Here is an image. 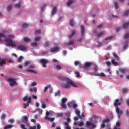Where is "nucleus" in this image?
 <instances>
[{"label": "nucleus", "mask_w": 129, "mask_h": 129, "mask_svg": "<svg viewBox=\"0 0 129 129\" xmlns=\"http://www.w3.org/2000/svg\"><path fill=\"white\" fill-rule=\"evenodd\" d=\"M41 32V31L40 30H36L35 33V36H36L37 34H40Z\"/></svg>", "instance_id": "50"}, {"label": "nucleus", "mask_w": 129, "mask_h": 129, "mask_svg": "<svg viewBox=\"0 0 129 129\" xmlns=\"http://www.w3.org/2000/svg\"><path fill=\"white\" fill-rule=\"evenodd\" d=\"M45 7V5H43L41 6L40 8V10L41 12H42L44 11Z\"/></svg>", "instance_id": "35"}, {"label": "nucleus", "mask_w": 129, "mask_h": 129, "mask_svg": "<svg viewBox=\"0 0 129 129\" xmlns=\"http://www.w3.org/2000/svg\"><path fill=\"white\" fill-rule=\"evenodd\" d=\"M104 33L103 32H101L98 35V37H101L104 34Z\"/></svg>", "instance_id": "48"}, {"label": "nucleus", "mask_w": 129, "mask_h": 129, "mask_svg": "<svg viewBox=\"0 0 129 129\" xmlns=\"http://www.w3.org/2000/svg\"><path fill=\"white\" fill-rule=\"evenodd\" d=\"M28 26V25L26 23H24L23 24L22 26L24 27H26Z\"/></svg>", "instance_id": "46"}, {"label": "nucleus", "mask_w": 129, "mask_h": 129, "mask_svg": "<svg viewBox=\"0 0 129 129\" xmlns=\"http://www.w3.org/2000/svg\"><path fill=\"white\" fill-rule=\"evenodd\" d=\"M109 120L108 119H107L104 120L103 121V123H107L109 122Z\"/></svg>", "instance_id": "57"}, {"label": "nucleus", "mask_w": 129, "mask_h": 129, "mask_svg": "<svg viewBox=\"0 0 129 129\" xmlns=\"http://www.w3.org/2000/svg\"><path fill=\"white\" fill-rule=\"evenodd\" d=\"M86 124L88 126H92L93 127H94V125L92 124L90 122L87 121L86 122Z\"/></svg>", "instance_id": "27"}, {"label": "nucleus", "mask_w": 129, "mask_h": 129, "mask_svg": "<svg viewBox=\"0 0 129 129\" xmlns=\"http://www.w3.org/2000/svg\"><path fill=\"white\" fill-rule=\"evenodd\" d=\"M8 122L13 123L14 122V120L13 119H11L8 121Z\"/></svg>", "instance_id": "59"}, {"label": "nucleus", "mask_w": 129, "mask_h": 129, "mask_svg": "<svg viewBox=\"0 0 129 129\" xmlns=\"http://www.w3.org/2000/svg\"><path fill=\"white\" fill-rule=\"evenodd\" d=\"M20 127L22 129H27L25 128V125L23 124H21L20 125Z\"/></svg>", "instance_id": "49"}, {"label": "nucleus", "mask_w": 129, "mask_h": 129, "mask_svg": "<svg viewBox=\"0 0 129 129\" xmlns=\"http://www.w3.org/2000/svg\"><path fill=\"white\" fill-rule=\"evenodd\" d=\"M23 40L26 42H30V38L26 37L24 38Z\"/></svg>", "instance_id": "23"}, {"label": "nucleus", "mask_w": 129, "mask_h": 129, "mask_svg": "<svg viewBox=\"0 0 129 129\" xmlns=\"http://www.w3.org/2000/svg\"><path fill=\"white\" fill-rule=\"evenodd\" d=\"M41 128V126L40 125L38 124L37 125V129H40Z\"/></svg>", "instance_id": "63"}, {"label": "nucleus", "mask_w": 129, "mask_h": 129, "mask_svg": "<svg viewBox=\"0 0 129 129\" xmlns=\"http://www.w3.org/2000/svg\"><path fill=\"white\" fill-rule=\"evenodd\" d=\"M31 62L29 61H27L25 62L24 64V65L25 66H27Z\"/></svg>", "instance_id": "31"}, {"label": "nucleus", "mask_w": 129, "mask_h": 129, "mask_svg": "<svg viewBox=\"0 0 129 129\" xmlns=\"http://www.w3.org/2000/svg\"><path fill=\"white\" fill-rule=\"evenodd\" d=\"M12 124L8 125L5 126L4 127V129H10L13 127Z\"/></svg>", "instance_id": "15"}, {"label": "nucleus", "mask_w": 129, "mask_h": 129, "mask_svg": "<svg viewBox=\"0 0 129 129\" xmlns=\"http://www.w3.org/2000/svg\"><path fill=\"white\" fill-rule=\"evenodd\" d=\"M129 25V22L128 23H125L123 26V27L124 28H127L128 27Z\"/></svg>", "instance_id": "32"}, {"label": "nucleus", "mask_w": 129, "mask_h": 129, "mask_svg": "<svg viewBox=\"0 0 129 129\" xmlns=\"http://www.w3.org/2000/svg\"><path fill=\"white\" fill-rule=\"evenodd\" d=\"M75 113L78 115V117L80 119H81V117L80 115V112L78 110H76L75 111Z\"/></svg>", "instance_id": "26"}, {"label": "nucleus", "mask_w": 129, "mask_h": 129, "mask_svg": "<svg viewBox=\"0 0 129 129\" xmlns=\"http://www.w3.org/2000/svg\"><path fill=\"white\" fill-rule=\"evenodd\" d=\"M95 75L97 76L101 77L105 76V74L103 73H101L98 74H95Z\"/></svg>", "instance_id": "20"}, {"label": "nucleus", "mask_w": 129, "mask_h": 129, "mask_svg": "<svg viewBox=\"0 0 129 129\" xmlns=\"http://www.w3.org/2000/svg\"><path fill=\"white\" fill-rule=\"evenodd\" d=\"M30 91L32 92H37V89L36 88H34L33 89L30 88Z\"/></svg>", "instance_id": "33"}, {"label": "nucleus", "mask_w": 129, "mask_h": 129, "mask_svg": "<svg viewBox=\"0 0 129 129\" xmlns=\"http://www.w3.org/2000/svg\"><path fill=\"white\" fill-rule=\"evenodd\" d=\"M49 92L50 93H52L53 92V90L52 88H51V86L50 87V88L49 89Z\"/></svg>", "instance_id": "51"}, {"label": "nucleus", "mask_w": 129, "mask_h": 129, "mask_svg": "<svg viewBox=\"0 0 129 129\" xmlns=\"http://www.w3.org/2000/svg\"><path fill=\"white\" fill-rule=\"evenodd\" d=\"M84 125V123L82 122H80L78 124V125L80 126H83Z\"/></svg>", "instance_id": "52"}, {"label": "nucleus", "mask_w": 129, "mask_h": 129, "mask_svg": "<svg viewBox=\"0 0 129 129\" xmlns=\"http://www.w3.org/2000/svg\"><path fill=\"white\" fill-rule=\"evenodd\" d=\"M111 61L112 64L114 66H117L118 65V63L117 62H115L114 59H112Z\"/></svg>", "instance_id": "24"}, {"label": "nucleus", "mask_w": 129, "mask_h": 129, "mask_svg": "<svg viewBox=\"0 0 129 129\" xmlns=\"http://www.w3.org/2000/svg\"><path fill=\"white\" fill-rule=\"evenodd\" d=\"M62 68V67L59 65H57L56 66V68L57 70H60Z\"/></svg>", "instance_id": "36"}, {"label": "nucleus", "mask_w": 129, "mask_h": 129, "mask_svg": "<svg viewBox=\"0 0 129 129\" xmlns=\"http://www.w3.org/2000/svg\"><path fill=\"white\" fill-rule=\"evenodd\" d=\"M81 34L82 36H83L84 35V26L83 25H82L81 26Z\"/></svg>", "instance_id": "18"}, {"label": "nucleus", "mask_w": 129, "mask_h": 129, "mask_svg": "<svg viewBox=\"0 0 129 129\" xmlns=\"http://www.w3.org/2000/svg\"><path fill=\"white\" fill-rule=\"evenodd\" d=\"M106 64L108 66H110L111 64V62L109 61H107L106 62Z\"/></svg>", "instance_id": "54"}, {"label": "nucleus", "mask_w": 129, "mask_h": 129, "mask_svg": "<svg viewBox=\"0 0 129 129\" xmlns=\"http://www.w3.org/2000/svg\"><path fill=\"white\" fill-rule=\"evenodd\" d=\"M12 6L11 5H9L7 7V9L8 12H9L12 10Z\"/></svg>", "instance_id": "14"}, {"label": "nucleus", "mask_w": 129, "mask_h": 129, "mask_svg": "<svg viewBox=\"0 0 129 129\" xmlns=\"http://www.w3.org/2000/svg\"><path fill=\"white\" fill-rule=\"evenodd\" d=\"M128 90L127 88H125L123 89V92L124 93H126Z\"/></svg>", "instance_id": "64"}, {"label": "nucleus", "mask_w": 129, "mask_h": 129, "mask_svg": "<svg viewBox=\"0 0 129 129\" xmlns=\"http://www.w3.org/2000/svg\"><path fill=\"white\" fill-rule=\"evenodd\" d=\"M53 62L55 63H58L59 61L56 59H52Z\"/></svg>", "instance_id": "39"}, {"label": "nucleus", "mask_w": 129, "mask_h": 129, "mask_svg": "<svg viewBox=\"0 0 129 129\" xmlns=\"http://www.w3.org/2000/svg\"><path fill=\"white\" fill-rule=\"evenodd\" d=\"M36 127L35 126H30L29 128V129H36Z\"/></svg>", "instance_id": "60"}, {"label": "nucleus", "mask_w": 129, "mask_h": 129, "mask_svg": "<svg viewBox=\"0 0 129 129\" xmlns=\"http://www.w3.org/2000/svg\"><path fill=\"white\" fill-rule=\"evenodd\" d=\"M26 71L33 72V73H37L35 71H34L32 69H30L29 70H26Z\"/></svg>", "instance_id": "41"}, {"label": "nucleus", "mask_w": 129, "mask_h": 129, "mask_svg": "<svg viewBox=\"0 0 129 129\" xmlns=\"http://www.w3.org/2000/svg\"><path fill=\"white\" fill-rule=\"evenodd\" d=\"M0 66H2L3 64H4L5 63V60L4 59H1L0 58Z\"/></svg>", "instance_id": "21"}, {"label": "nucleus", "mask_w": 129, "mask_h": 129, "mask_svg": "<svg viewBox=\"0 0 129 129\" xmlns=\"http://www.w3.org/2000/svg\"><path fill=\"white\" fill-rule=\"evenodd\" d=\"M14 37V35H9L8 32L6 31L0 33V41L4 42L8 46L15 47L17 45V43L12 40Z\"/></svg>", "instance_id": "1"}, {"label": "nucleus", "mask_w": 129, "mask_h": 129, "mask_svg": "<svg viewBox=\"0 0 129 129\" xmlns=\"http://www.w3.org/2000/svg\"><path fill=\"white\" fill-rule=\"evenodd\" d=\"M23 59V57L22 56H21L18 58V61L19 62H21V60Z\"/></svg>", "instance_id": "44"}, {"label": "nucleus", "mask_w": 129, "mask_h": 129, "mask_svg": "<svg viewBox=\"0 0 129 129\" xmlns=\"http://www.w3.org/2000/svg\"><path fill=\"white\" fill-rule=\"evenodd\" d=\"M40 62L42 64V66L43 67H46V64L48 63V61L47 60L42 59L40 60Z\"/></svg>", "instance_id": "6"}, {"label": "nucleus", "mask_w": 129, "mask_h": 129, "mask_svg": "<svg viewBox=\"0 0 129 129\" xmlns=\"http://www.w3.org/2000/svg\"><path fill=\"white\" fill-rule=\"evenodd\" d=\"M113 38V36H111L106 38L105 39V40H110L111 39Z\"/></svg>", "instance_id": "47"}, {"label": "nucleus", "mask_w": 129, "mask_h": 129, "mask_svg": "<svg viewBox=\"0 0 129 129\" xmlns=\"http://www.w3.org/2000/svg\"><path fill=\"white\" fill-rule=\"evenodd\" d=\"M124 37L126 39L129 38V33H126L124 36Z\"/></svg>", "instance_id": "34"}, {"label": "nucleus", "mask_w": 129, "mask_h": 129, "mask_svg": "<svg viewBox=\"0 0 129 129\" xmlns=\"http://www.w3.org/2000/svg\"><path fill=\"white\" fill-rule=\"evenodd\" d=\"M121 104V103L119 101L118 99H116L114 101V105L116 106H117L118 105H120Z\"/></svg>", "instance_id": "10"}, {"label": "nucleus", "mask_w": 129, "mask_h": 129, "mask_svg": "<svg viewBox=\"0 0 129 129\" xmlns=\"http://www.w3.org/2000/svg\"><path fill=\"white\" fill-rule=\"evenodd\" d=\"M65 124L66 129H71L70 127L68 125L67 123H66Z\"/></svg>", "instance_id": "40"}, {"label": "nucleus", "mask_w": 129, "mask_h": 129, "mask_svg": "<svg viewBox=\"0 0 129 129\" xmlns=\"http://www.w3.org/2000/svg\"><path fill=\"white\" fill-rule=\"evenodd\" d=\"M114 6L116 9H117L119 7V6L118 5V3L116 2L114 3Z\"/></svg>", "instance_id": "38"}, {"label": "nucleus", "mask_w": 129, "mask_h": 129, "mask_svg": "<svg viewBox=\"0 0 129 129\" xmlns=\"http://www.w3.org/2000/svg\"><path fill=\"white\" fill-rule=\"evenodd\" d=\"M97 43L98 44L97 45V46L98 47H99L101 46V44L100 42H98Z\"/></svg>", "instance_id": "55"}, {"label": "nucleus", "mask_w": 129, "mask_h": 129, "mask_svg": "<svg viewBox=\"0 0 129 129\" xmlns=\"http://www.w3.org/2000/svg\"><path fill=\"white\" fill-rule=\"evenodd\" d=\"M74 43V41L73 40H71L69 41L66 44L68 45H72Z\"/></svg>", "instance_id": "22"}, {"label": "nucleus", "mask_w": 129, "mask_h": 129, "mask_svg": "<svg viewBox=\"0 0 129 129\" xmlns=\"http://www.w3.org/2000/svg\"><path fill=\"white\" fill-rule=\"evenodd\" d=\"M59 49V48L58 47L56 46L52 48L51 49L50 51L52 52H54L57 51Z\"/></svg>", "instance_id": "12"}, {"label": "nucleus", "mask_w": 129, "mask_h": 129, "mask_svg": "<svg viewBox=\"0 0 129 129\" xmlns=\"http://www.w3.org/2000/svg\"><path fill=\"white\" fill-rule=\"evenodd\" d=\"M91 64V63L90 62H86L84 64V68L85 69H87L88 67H89Z\"/></svg>", "instance_id": "13"}, {"label": "nucleus", "mask_w": 129, "mask_h": 129, "mask_svg": "<svg viewBox=\"0 0 129 129\" xmlns=\"http://www.w3.org/2000/svg\"><path fill=\"white\" fill-rule=\"evenodd\" d=\"M50 87H51V85H48L44 89V92H45L48 89H49V88H50Z\"/></svg>", "instance_id": "28"}, {"label": "nucleus", "mask_w": 129, "mask_h": 129, "mask_svg": "<svg viewBox=\"0 0 129 129\" xmlns=\"http://www.w3.org/2000/svg\"><path fill=\"white\" fill-rule=\"evenodd\" d=\"M120 124V123L119 122H117L116 123V125L117 126H119Z\"/></svg>", "instance_id": "58"}, {"label": "nucleus", "mask_w": 129, "mask_h": 129, "mask_svg": "<svg viewBox=\"0 0 129 129\" xmlns=\"http://www.w3.org/2000/svg\"><path fill=\"white\" fill-rule=\"evenodd\" d=\"M126 113L127 116H129V111L127 110H126Z\"/></svg>", "instance_id": "61"}, {"label": "nucleus", "mask_w": 129, "mask_h": 129, "mask_svg": "<svg viewBox=\"0 0 129 129\" xmlns=\"http://www.w3.org/2000/svg\"><path fill=\"white\" fill-rule=\"evenodd\" d=\"M67 100V99L66 98H63L61 99L62 103L60 105L63 108H66V106L65 103Z\"/></svg>", "instance_id": "7"}, {"label": "nucleus", "mask_w": 129, "mask_h": 129, "mask_svg": "<svg viewBox=\"0 0 129 129\" xmlns=\"http://www.w3.org/2000/svg\"><path fill=\"white\" fill-rule=\"evenodd\" d=\"M23 99L25 101H26L28 100V101L26 104L24 103L23 105H24L23 107L24 108H25L29 105L28 103H30L31 102V97H28L27 96H25L23 98Z\"/></svg>", "instance_id": "4"}, {"label": "nucleus", "mask_w": 129, "mask_h": 129, "mask_svg": "<svg viewBox=\"0 0 129 129\" xmlns=\"http://www.w3.org/2000/svg\"><path fill=\"white\" fill-rule=\"evenodd\" d=\"M14 7L16 8H19L21 7V4L20 3H19L18 4H16L15 5Z\"/></svg>", "instance_id": "25"}, {"label": "nucleus", "mask_w": 129, "mask_h": 129, "mask_svg": "<svg viewBox=\"0 0 129 129\" xmlns=\"http://www.w3.org/2000/svg\"><path fill=\"white\" fill-rule=\"evenodd\" d=\"M73 2V0H67V5L68 6H70L72 4Z\"/></svg>", "instance_id": "17"}, {"label": "nucleus", "mask_w": 129, "mask_h": 129, "mask_svg": "<svg viewBox=\"0 0 129 129\" xmlns=\"http://www.w3.org/2000/svg\"><path fill=\"white\" fill-rule=\"evenodd\" d=\"M76 33V31L75 30H73L71 34L68 36V37L69 38H71L73 36H74Z\"/></svg>", "instance_id": "19"}, {"label": "nucleus", "mask_w": 129, "mask_h": 129, "mask_svg": "<svg viewBox=\"0 0 129 129\" xmlns=\"http://www.w3.org/2000/svg\"><path fill=\"white\" fill-rule=\"evenodd\" d=\"M57 9L56 7L54 6L53 7L51 13V15H53L57 12Z\"/></svg>", "instance_id": "11"}, {"label": "nucleus", "mask_w": 129, "mask_h": 129, "mask_svg": "<svg viewBox=\"0 0 129 129\" xmlns=\"http://www.w3.org/2000/svg\"><path fill=\"white\" fill-rule=\"evenodd\" d=\"M41 102L42 103V107L43 108H45L46 107V104L44 103L43 101L42 100H41Z\"/></svg>", "instance_id": "29"}, {"label": "nucleus", "mask_w": 129, "mask_h": 129, "mask_svg": "<svg viewBox=\"0 0 129 129\" xmlns=\"http://www.w3.org/2000/svg\"><path fill=\"white\" fill-rule=\"evenodd\" d=\"M36 85V83L35 82H33L31 84V85L32 86H35Z\"/></svg>", "instance_id": "62"}, {"label": "nucleus", "mask_w": 129, "mask_h": 129, "mask_svg": "<svg viewBox=\"0 0 129 129\" xmlns=\"http://www.w3.org/2000/svg\"><path fill=\"white\" fill-rule=\"evenodd\" d=\"M66 116L67 117H69L70 115V113L69 112H67L65 113Z\"/></svg>", "instance_id": "43"}, {"label": "nucleus", "mask_w": 129, "mask_h": 129, "mask_svg": "<svg viewBox=\"0 0 129 129\" xmlns=\"http://www.w3.org/2000/svg\"><path fill=\"white\" fill-rule=\"evenodd\" d=\"M17 48L19 50L24 51L27 50L28 48L27 47L22 45L17 46Z\"/></svg>", "instance_id": "8"}, {"label": "nucleus", "mask_w": 129, "mask_h": 129, "mask_svg": "<svg viewBox=\"0 0 129 129\" xmlns=\"http://www.w3.org/2000/svg\"><path fill=\"white\" fill-rule=\"evenodd\" d=\"M63 80L66 82V83H63L62 87L63 88L68 89L71 87L70 85L74 87L78 88V86L75 84L72 80L66 77L64 78Z\"/></svg>", "instance_id": "2"}, {"label": "nucleus", "mask_w": 129, "mask_h": 129, "mask_svg": "<svg viewBox=\"0 0 129 129\" xmlns=\"http://www.w3.org/2000/svg\"><path fill=\"white\" fill-rule=\"evenodd\" d=\"M41 37L40 36L36 37L35 38L34 41L35 42L38 41L40 40Z\"/></svg>", "instance_id": "30"}, {"label": "nucleus", "mask_w": 129, "mask_h": 129, "mask_svg": "<svg viewBox=\"0 0 129 129\" xmlns=\"http://www.w3.org/2000/svg\"><path fill=\"white\" fill-rule=\"evenodd\" d=\"M31 45L33 46H36L37 45V43L36 42H33L31 43Z\"/></svg>", "instance_id": "42"}, {"label": "nucleus", "mask_w": 129, "mask_h": 129, "mask_svg": "<svg viewBox=\"0 0 129 129\" xmlns=\"http://www.w3.org/2000/svg\"><path fill=\"white\" fill-rule=\"evenodd\" d=\"M60 95V92L59 90H58L57 92H56L55 93V96H57Z\"/></svg>", "instance_id": "37"}, {"label": "nucleus", "mask_w": 129, "mask_h": 129, "mask_svg": "<svg viewBox=\"0 0 129 129\" xmlns=\"http://www.w3.org/2000/svg\"><path fill=\"white\" fill-rule=\"evenodd\" d=\"M24 119L26 121V122H27L28 120L27 117L26 116H25L24 117Z\"/></svg>", "instance_id": "56"}, {"label": "nucleus", "mask_w": 129, "mask_h": 129, "mask_svg": "<svg viewBox=\"0 0 129 129\" xmlns=\"http://www.w3.org/2000/svg\"><path fill=\"white\" fill-rule=\"evenodd\" d=\"M116 112L118 116V118H119L120 116L121 115L123 114V111L122 110H120L117 107L116 108Z\"/></svg>", "instance_id": "9"}, {"label": "nucleus", "mask_w": 129, "mask_h": 129, "mask_svg": "<svg viewBox=\"0 0 129 129\" xmlns=\"http://www.w3.org/2000/svg\"><path fill=\"white\" fill-rule=\"evenodd\" d=\"M74 64L76 66H77L78 65H79V66H81L80 63L78 61H75L74 62Z\"/></svg>", "instance_id": "45"}, {"label": "nucleus", "mask_w": 129, "mask_h": 129, "mask_svg": "<svg viewBox=\"0 0 129 129\" xmlns=\"http://www.w3.org/2000/svg\"><path fill=\"white\" fill-rule=\"evenodd\" d=\"M5 115L4 114H3L1 116V119L3 120L5 119Z\"/></svg>", "instance_id": "53"}, {"label": "nucleus", "mask_w": 129, "mask_h": 129, "mask_svg": "<svg viewBox=\"0 0 129 129\" xmlns=\"http://www.w3.org/2000/svg\"><path fill=\"white\" fill-rule=\"evenodd\" d=\"M53 113L51 111H50L49 112L48 111H47L46 113V116L45 117V119H47L48 120L50 121L51 122L53 121L54 120V118H53L49 119L48 117L49 115H51Z\"/></svg>", "instance_id": "5"}, {"label": "nucleus", "mask_w": 129, "mask_h": 129, "mask_svg": "<svg viewBox=\"0 0 129 129\" xmlns=\"http://www.w3.org/2000/svg\"><path fill=\"white\" fill-rule=\"evenodd\" d=\"M70 25L72 27L74 26L75 24V23L73 19H71L69 22Z\"/></svg>", "instance_id": "16"}, {"label": "nucleus", "mask_w": 129, "mask_h": 129, "mask_svg": "<svg viewBox=\"0 0 129 129\" xmlns=\"http://www.w3.org/2000/svg\"><path fill=\"white\" fill-rule=\"evenodd\" d=\"M7 80L9 83L10 85L11 86H13L16 84V81L15 79L9 77Z\"/></svg>", "instance_id": "3"}]
</instances>
